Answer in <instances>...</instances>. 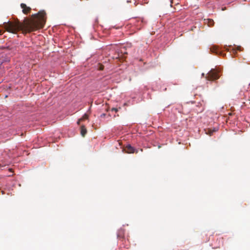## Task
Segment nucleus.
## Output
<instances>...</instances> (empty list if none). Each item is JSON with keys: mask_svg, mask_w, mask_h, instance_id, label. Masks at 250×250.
Wrapping results in <instances>:
<instances>
[{"mask_svg": "<svg viewBox=\"0 0 250 250\" xmlns=\"http://www.w3.org/2000/svg\"><path fill=\"white\" fill-rule=\"evenodd\" d=\"M46 13L41 11L32 15L31 18H26L23 22L19 21L15 22L8 21L3 23L4 28L9 32L16 33L21 30L23 32L29 33L43 27L46 22Z\"/></svg>", "mask_w": 250, "mask_h": 250, "instance_id": "f257e3e1", "label": "nucleus"}, {"mask_svg": "<svg viewBox=\"0 0 250 250\" xmlns=\"http://www.w3.org/2000/svg\"><path fill=\"white\" fill-rule=\"evenodd\" d=\"M219 78V76L218 74V72L214 70L211 69L207 74L206 78L208 81H214L218 79Z\"/></svg>", "mask_w": 250, "mask_h": 250, "instance_id": "f03ea898", "label": "nucleus"}, {"mask_svg": "<svg viewBox=\"0 0 250 250\" xmlns=\"http://www.w3.org/2000/svg\"><path fill=\"white\" fill-rule=\"evenodd\" d=\"M21 7L22 9V11L23 13L24 14H28L30 13L31 8L30 7L27 6L25 4L21 3Z\"/></svg>", "mask_w": 250, "mask_h": 250, "instance_id": "7ed1b4c3", "label": "nucleus"}, {"mask_svg": "<svg viewBox=\"0 0 250 250\" xmlns=\"http://www.w3.org/2000/svg\"><path fill=\"white\" fill-rule=\"evenodd\" d=\"M125 151L128 153H133L135 152V149L131 145H128L126 146Z\"/></svg>", "mask_w": 250, "mask_h": 250, "instance_id": "20e7f679", "label": "nucleus"}, {"mask_svg": "<svg viewBox=\"0 0 250 250\" xmlns=\"http://www.w3.org/2000/svg\"><path fill=\"white\" fill-rule=\"evenodd\" d=\"M87 132L86 129L84 126L82 125L81 127V134L82 136L84 137Z\"/></svg>", "mask_w": 250, "mask_h": 250, "instance_id": "39448f33", "label": "nucleus"}, {"mask_svg": "<svg viewBox=\"0 0 250 250\" xmlns=\"http://www.w3.org/2000/svg\"><path fill=\"white\" fill-rule=\"evenodd\" d=\"M210 51L213 53H217L218 48L216 46L213 45L210 48Z\"/></svg>", "mask_w": 250, "mask_h": 250, "instance_id": "423d86ee", "label": "nucleus"}, {"mask_svg": "<svg viewBox=\"0 0 250 250\" xmlns=\"http://www.w3.org/2000/svg\"><path fill=\"white\" fill-rule=\"evenodd\" d=\"M214 24V22L213 20L208 19V24L209 26H212Z\"/></svg>", "mask_w": 250, "mask_h": 250, "instance_id": "0eeeda50", "label": "nucleus"}, {"mask_svg": "<svg viewBox=\"0 0 250 250\" xmlns=\"http://www.w3.org/2000/svg\"><path fill=\"white\" fill-rule=\"evenodd\" d=\"M88 115L86 114H84L83 116L81 118L82 121L88 119Z\"/></svg>", "mask_w": 250, "mask_h": 250, "instance_id": "6e6552de", "label": "nucleus"}, {"mask_svg": "<svg viewBox=\"0 0 250 250\" xmlns=\"http://www.w3.org/2000/svg\"><path fill=\"white\" fill-rule=\"evenodd\" d=\"M123 232V231L122 230H120L119 231V233L118 234V237H120V236L121 235V233Z\"/></svg>", "mask_w": 250, "mask_h": 250, "instance_id": "1a4fd4ad", "label": "nucleus"}, {"mask_svg": "<svg viewBox=\"0 0 250 250\" xmlns=\"http://www.w3.org/2000/svg\"><path fill=\"white\" fill-rule=\"evenodd\" d=\"M112 111H114L115 112H117L118 111V109L117 108H112L111 109Z\"/></svg>", "mask_w": 250, "mask_h": 250, "instance_id": "9d476101", "label": "nucleus"}, {"mask_svg": "<svg viewBox=\"0 0 250 250\" xmlns=\"http://www.w3.org/2000/svg\"><path fill=\"white\" fill-rule=\"evenodd\" d=\"M81 121H82V120H81V119L80 118V119L78 121V122H77V124H78V125H79V124H80V123H81Z\"/></svg>", "mask_w": 250, "mask_h": 250, "instance_id": "9b49d317", "label": "nucleus"}, {"mask_svg": "<svg viewBox=\"0 0 250 250\" xmlns=\"http://www.w3.org/2000/svg\"><path fill=\"white\" fill-rule=\"evenodd\" d=\"M104 69V66L103 65H101L100 67V70H102Z\"/></svg>", "mask_w": 250, "mask_h": 250, "instance_id": "f8f14e48", "label": "nucleus"}, {"mask_svg": "<svg viewBox=\"0 0 250 250\" xmlns=\"http://www.w3.org/2000/svg\"><path fill=\"white\" fill-rule=\"evenodd\" d=\"M2 34V32L1 30H0V35H1Z\"/></svg>", "mask_w": 250, "mask_h": 250, "instance_id": "ddd939ff", "label": "nucleus"}, {"mask_svg": "<svg viewBox=\"0 0 250 250\" xmlns=\"http://www.w3.org/2000/svg\"><path fill=\"white\" fill-rule=\"evenodd\" d=\"M1 193H2V194H4V192L3 191H1Z\"/></svg>", "mask_w": 250, "mask_h": 250, "instance_id": "4468645a", "label": "nucleus"}, {"mask_svg": "<svg viewBox=\"0 0 250 250\" xmlns=\"http://www.w3.org/2000/svg\"><path fill=\"white\" fill-rule=\"evenodd\" d=\"M202 76H204V73L202 74Z\"/></svg>", "mask_w": 250, "mask_h": 250, "instance_id": "2eb2a0df", "label": "nucleus"}]
</instances>
